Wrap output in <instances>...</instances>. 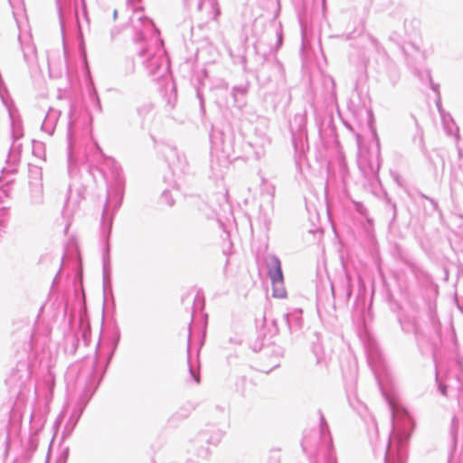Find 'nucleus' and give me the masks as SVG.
I'll return each mask as SVG.
<instances>
[{
	"label": "nucleus",
	"mask_w": 463,
	"mask_h": 463,
	"mask_svg": "<svg viewBox=\"0 0 463 463\" xmlns=\"http://www.w3.org/2000/svg\"><path fill=\"white\" fill-rule=\"evenodd\" d=\"M269 276L272 284V296L278 298H284L287 291L284 287L283 273L279 260L272 256L269 260Z\"/></svg>",
	"instance_id": "f257e3e1"
}]
</instances>
